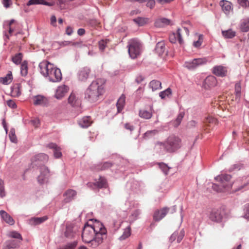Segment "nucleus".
<instances>
[{
	"label": "nucleus",
	"instance_id": "20e7f679",
	"mask_svg": "<svg viewBox=\"0 0 249 249\" xmlns=\"http://www.w3.org/2000/svg\"><path fill=\"white\" fill-rule=\"evenodd\" d=\"M104 79H97L93 81L85 92V98L90 102H95L104 92Z\"/></svg>",
	"mask_w": 249,
	"mask_h": 249
},
{
	"label": "nucleus",
	"instance_id": "cd10ccee",
	"mask_svg": "<svg viewBox=\"0 0 249 249\" xmlns=\"http://www.w3.org/2000/svg\"><path fill=\"white\" fill-rule=\"evenodd\" d=\"M112 163L110 162H105L95 166L96 171H103L110 168Z\"/></svg>",
	"mask_w": 249,
	"mask_h": 249
},
{
	"label": "nucleus",
	"instance_id": "a878e982",
	"mask_svg": "<svg viewBox=\"0 0 249 249\" xmlns=\"http://www.w3.org/2000/svg\"><path fill=\"white\" fill-rule=\"evenodd\" d=\"M125 95L122 94L118 99L116 103L117 108V112L120 113L123 109L125 105Z\"/></svg>",
	"mask_w": 249,
	"mask_h": 249
},
{
	"label": "nucleus",
	"instance_id": "aec40b11",
	"mask_svg": "<svg viewBox=\"0 0 249 249\" xmlns=\"http://www.w3.org/2000/svg\"><path fill=\"white\" fill-rule=\"evenodd\" d=\"M210 218L213 221L217 222L221 221L222 219L221 210L218 209L213 210L210 213Z\"/></svg>",
	"mask_w": 249,
	"mask_h": 249
},
{
	"label": "nucleus",
	"instance_id": "423d86ee",
	"mask_svg": "<svg viewBox=\"0 0 249 249\" xmlns=\"http://www.w3.org/2000/svg\"><path fill=\"white\" fill-rule=\"evenodd\" d=\"M205 58H195L192 60L185 61L183 64V67L190 71L196 69L199 66L206 63Z\"/></svg>",
	"mask_w": 249,
	"mask_h": 249
},
{
	"label": "nucleus",
	"instance_id": "bb28decb",
	"mask_svg": "<svg viewBox=\"0 0 249 249\" xmlns=\"http://www.w3.org/2000/svg\"><path fill=\"white\" fill-rule=\"evenodd\" d=\"M36 4H42L51 6L53 5V3L46 1L45 0H29L27 3V5L28 6Z\"/></svg>",
	"mask_w": 249,
	"mask_h": 249
},
{
	"label": "nucleus",
	"instance_id": "f257e3e1",
	"mask_svg": "<svg viewBox=\"0 0 249 249\" xmlns=\"http://www.w3.org/2000/svg\"><path fill=\"white\" fill-rule=\"evenodd\" d=\"M82 238L89 247L95 249L107 238V230L101 222L96 220L92 225L84 226Z\"/></svg>",
	"mask_w": 249,
	"mask_h": 249
},
{
	"label": "nucleus",
	"instance_id": "dca6fc26",
	"mask_svg": "<svg viewBox=\"0 0 249 249\" xmlns=\"http://www.w3.org/2000/svg\"><path fill=\"white\" fill-rule=\"evenodd\" d=\"M33 103L36 106H46L48 105V100L45 96L41 95H37L33 97Z\"/></svg>",
	"mask_w": 249,
	"mask_h": 249
},
{
	"label": "nucleus",
	"instance_id": "0eeeda50",
	"mask_svg": "<svg viewBox=\"0 0 249 249\" xmlns=\"http://www.w3.org/2000/svg\"><path fill=\"white\" fill-rule=\"evenodd\" d=\"M231 177L228 174H221L215 178V179L219 182L220 186L225 189L231 188L233 184L229 183Z\"/></svg>",
	"mask_w": 249,
	"mask_h": 249
},
{
	"label": "nucleus",
	"instance_id": "bf43d9fd",
	"mask_svg": "<svg viewBox=\"0 0 249 249\" xmlns=\"http://www.w3.org/2000/svg\"><path fill=\"white\" fill-rule=\"evenodd\" d=\"M15 22V20L13 19L10 20H5L3 23V27L4 29H6V26H11L12 24Z\"/></svg>",
	"mask_w": 249,
	"mask_h": 249
},
{
	"label": "nucleus",
	"instance_id": "473e14b6",
	"mask_svg": "<svg viewBox=\"0 0 249 249\" xmlns=\"http://www.w3.org/2000/svg\"><path fill=\"white\" fill-rule=\"evenodd\" d=\"M23 58V54L21 53H16L14 56L12 57V62L16 65H19L21 64V61Z\"/></svg>",
	"mask_w": 249,
	"mask_h": 249
},
{
	"label": "nucleus",
	"instance_id": "4c0bfd02",
	"mask_svg": "<svg viewBox=\"0 0 249 249\" xmlns=\"http://www.w3.org/2000/svg\"><path fill=\"white\" fill-rule=\"evenodd\" d=\"M148 19L142 17H138L133 19V21L140 26H142L148 22Z\"/></svg>",
	"mask_w": 249,
	"mask_h": 249
},
{
	"label": "nucleus",
	"instance_id": "69168bd1",
	"mask_svg": "<svg viewBox=\"0 0 249 249\" xmlns=\"http://www.w3.org/2000/svg\"><path fill=\"white\" fill-rule=\"evenodd\" d=\"M247 187L248 188H249V183H244L243 185L238 187L237 188H236L234 190H233V191L236 192L238 191L241 190L242 189H243L244 188H246Z\"/></svg>",
	"mask_w": 249,
	"mask_h": 249
},
{
	"label": "nucleus",
	"instance_id": "603ef678",
	"mask_svg": "<svg viewBox=\"0 0 249 249\" xmlns=\"http://www.w3.org/2000/svg\"><path fill=\"white\" fill-rule=\"evenodd\" d=\"M244 217L247 220H249V203L247 204L244 206Z\"/></svg>",
	"mask_w": 249,
	"mask_h": 249
},
{
	"label": "nucleus",
	"instance_id": "680f3d73",
	"mask_svg": "<svg viewBox=\"0 0 249 249\" xmlns=\"http://www.w3.org/2000/svg\"><path fill=\"white\" fill-rule=\"evenodd\" d=\"M158 133V131L156 129L147 131L144 134L145 137H149L152 135H155Z\"/></svg>",
	"mask_w": 249,
	"mask_h": 249
},
{
	"label": "nucleus",
	"instance_id": "2f4dec72",
	"mask_svg": "<svg viewBox=\"0 0 249 249\" xmlns=\"http://www.w3.org/2000/svg\"><path fill=\"white\" fill-rule=\"evenodd\" d=\"M13 79L12 72L9 71L6 74V76L1 78L0 82L4 85H8L10 84Z\"/></svg>",
	"mask_w": 249,
	"mask_h": 249
},
{
	"label": "nucleus",
	"instance_id": "393cba45",
	"mask_svg": "<svg viewBox=\"0 0 249 249\" xmlns=\"http://www.w3.org/2000/svg\"><path fill=\"white\" fill-rule=\"evenodd\" d=\"M68 103L72 107H77L80 101L74 93H71L68 98Z\"/></svg>",
	"mask_w": 249,
	"mask_h": 249
},
{
	"label": "nucleus",
	"instance_id": "c756f323",
	"mask_svg": "<svg viewBox=\"0 0 249 249\" xmlns=\"http://www.w3.org/2000/svg\"><path fill=\"white\" fill-rule=\"evenodd\" d=\"M155 51L159 55H162L165 51V43L163 41H160L156 44Z\"/></svg>",
	"mask_w": 249,
	"mask_h": 249
},
{
	"label": "nucleus",
	"instance_id": "f03ea898",
	"mask_svg": "<svg viewBox=\"0 0 249 249\" xmlns=\"http://www.w3.org/2000/svg\"><path fill=\"white\" fill-rule=\"evenodd\" d=\"M40 73L48 78L52 82H59L61 81L62 75L59 69L47 61H43L39 64Z\"/></svg>",
	"mask_w": 249,
	"mask_h": 249
},
{
	"label": "nucleus",
	"instance_id": "4d7b16f0",
	"mask_svg": "<svg viewBox=\"0 0 249 249\" xmlns=\"http://www.w3.org/2000/svg\"><path fill=\"white\" fill-rule=\"evenodd\" d=\"M202 40H203V36L202 35H200L199 36L198 40L194 42V43H193L194 46L195 47H199L202 44Z\"/></svg>",
	"mask_w": 249,
	"mask_h": 249
},
{
	"label": "nucleus",
	"instance_id": "72a5a7b5",
	"mask_svg": "<svg viewBox=\"0 0 249 249\" xmlns=\"http://www.w3.org/2000/svg\"><path fill=\"white\" fill-rule=\"evenodd\" d=\"M28 69V62L25 60L21 63L20 66V74L22 76H26L27 75Z\"/></svg>",
	"mask_w": 249,
	"mask_h": 249
},
{
	"label": "nucleus",
	"instance_id": "0e129e2a",
	"mask_svg": "<svg viewBox=\"0 0 249 249\" xmlns=\"http://www.w3.org/2000/svg\"><path fill=\"white\" fill-rule=\"evenodd\" d=\"M184 236V231L183 230H182L180 231V233L179 234L178 233V235L177 236L178 243H180L181 242V241L182 240Z\"/></svg>",
	"mask_w": 249,
	"mask_h": 249
},
{
	"label": "nucleus",
	"instance_id": "c9c22d12",
	"mask_svg": "<svg viewBox=\"0 0 249 249\" xmlns=\"http://www.w3.org/2000/svg\"><path fill=\"white\" fill-rule=\"evenodd\" d=\"M240 29L244 32L249 31V18L244 19L240 24Z\"/></svg>",
	"mask_w": 249,
	"mask_h": 249
},
{
	"label": "nucleus",
	"instance_id": "9d476101",
	"mask_svg": "<svg viewBox=\"0 0 249 249\" xmlns=\"http://www.w3.org/2000/svg\"><path fill=\"white\" fill-rule=\"evenodd\" d=\"M77 196V192L73 189H68L63 194V202L65 203H70L74 200Z\"/></svg>",
	"mask_w": 249,
	"mask_h": 249
},
{
	"label": "nucleus",
	"instance_id": "774afa93",
	"mask_svg": "<svg viewBox=\"0 0 249 249\" xmlns=\"http://www.w3.org/2000/svg\"><path fill=\"white\" fill-rule=\"evenodd\" d=\"M7 105L8 107L12 108L16 107L17 106L15 102L12 100H9L7 101Z\"/></svg>",
	"mask_w": 249,
	"mask_h": 249
},
{
	"label": "nucleus",
	"instance_id": "39448f33",
	"mask_svg": "<svg viewBox=\"0 0 249 249\" xmlns=\"http://www.w3.org/2000/svg\"><path fill=\"white\" fill-rule=\"evenodd\" d=\"M127 47L129 55L132 59L137 58L142 53V44L137 39H130L128 42Z\"/></svg>",
	"mask_w": 249,
	"mask_h": 249
},
{
	"label": "nucleus",
	"instance_id": "7ed1b4c3",
	"mask_svg": "<svg viewBox=\"0 0 249 249\" xmlns=\"http://www.w3.org/2000/svg\"><path fill=\"white\" fill-rule=\"evenodd\" d=\"M181 145V139L175 135H171L164 142H157L155 149L160 153L163 151L173 153L179 149Z\"/></svg>",
	"mask_w": 249,
	"mask_h": 249
},
{
	"label": "nucleus",
	"instance_id": "de8ad7c7",
	"mask_svg": "<svg viewBox=\"0 0 249 249\" xmlns=\"http://www.w3.org/2000/svg\"><path fill=\"white\" fill-rule=\"evenodd\" d=\"M109 40L108 39H102L99 41V47L100 50L103 51L107 44L109 42Z\"/></svg>",
	"mask_w": 249,
	"mask_h": 249
},
{
	"label": "nucleus",
	"instance_id": "2eb2a0df",
	"mask_svg": "<svg viewBox=\"0 0 249 249\" xmlns=\"http://www.w3.org/2000/svg\"><path fill=\"white\" fill-rule=\"evenodd\" d=\"M69 89V87L65 85L58 86L55 91V97L57 99L62 98L68 91Z\"/></svg>",
	"mask_w": 249,
	"mask_h": 249
},
{
	"label": "nucleus",
	"instance_id": "a19ab883",
	"mask_svg": "<svg viewBox=\"0 0 249 249\" xmlns=\"http://www.w3.org/2000/svg\"><path fill=\"white\" fill-rule=\"evenodd\" d=\"M172 94V90L170 88H167L164 91H161L159 93V96L161 99H165L166 97H169Z\"/></svg>",
	"mask_w": 249,
	"mask_h": 249
},
{
	"label": "nucleus",
	"instance_id": "b1692460",
	"mask_svg": "<svg viewBox=\"0 0 249 249\" xmlns=\"http://www.w3.org/2000/svg\"><path fill=\"white\" fill-rule=\"evenodd\" d=\"M170 20L166 18H162L157 19L155 22V25L157 27H162L164 26L169 25Z\"/></svg>",
	"mask_w": 249,
	"mask_h": 249
},
{
	"label": "nucleus",
	"instance_id": "864d4df0",
	"mask_svg": "<svg viewBox=\"0 0 249 249\" xmlns=\"http://www.w3.org/2000/svg\"><path fill=\"white\" fill-rule=\"evenodd\" d=\"M239 4L245 8L249 7V0H237Z\"/></svg>",
	"mask_w": 249,
	"mask_h": 249
},
{
	"label": "nucleus",
	"instance_id": "f8f14e48",
	"mask_svg": "<svg viewBox=\"0 0 249 249\" xmlns=\"http://www.w3.org/2000/svg\"><path fill=\"white\" fill-rule=\"evenodd\" d=\"M217 80L214 76L210 75L207 76L204 80L203 83V87L205 89H211L216 85Z\"/></svg>",
	"mask_w": 249,
	"mask_h": 249
},
{
	"label": "nucleus",
	"instance_id": "ea45409f",
	"mask_svg": "<svg viewBox=\"0 0 249 249\" xmlns=\"http://www.w3.org/2000/svg\"><path fill=\"white\" fill-rule=\"evenodd\" d=\"M184 116V112H181L178 114L176 119L173 122V124L175 127H177L180 124Z\"/></svg>",
	"mask_w": 249,
	"mask_h": 249
},
{
	"label": "nucleus",
	"instance_id": "6e6d98bb",
	"mask_svg": "<svg viewBox=\"0 0 249 249\" xmlns=\"http://www.w3.org/2000/svg\"><path fill=\"white\" fill-rule=\"evenodd\" d=\"M141 211L140 210L137 209L133 212L131 213V217L134 220H136L138 216L141 214Z\"/></svg>",
	"mask_w": 249,
	"mask_h": 249
},
{
	"label": "nucleus",
	"instance_id": "6e6552de",
	"mask_svg": "<svg viewBox=\"0 0 249 249\" xmlns=\"http://www.w3.org/2000/svg\"><path fill=\"white\" fill-rule=\"evenodd\" d=\"M40 174L37 177V181L40 184H43L48 181L50 177V173L49 169L45 166L40 167Z\"/></svg>",
	"mask_w": 249,
	"mask_h": 249
},
{
	"label": "nucleus",
	"instance_id": "4be33fe9",
	"mask_svg": "<svg viewBox=\"0 0 249 249\" xmlns=\"http://www.w3.org/2000/svg\"><path fill=\"white\" fill-rule=\"evenodd\" d=\"M48 147L53 150V155L55 158H59L62 156L60 148L54 143H50L48 144Z\"/></svg>",
	"mask_w": 249,
	"mask_h": 249
},
{
	"label": "nucleus",
	"instance_id": "e433bc0d",
	"mask_svg": "<svg viewBox=\"0 0 249 249\" xmlns=\"http://www.w3.org/2000/svg\"><path fill=\"white\" fill-rule=\"evenodd\" d=\"M139 116L142 118L149 119L151 118L152 113L151 111L142 109L139 111Z\"/></svg>",
	"mask_w": 249,
	"mask_h": 249
},
{
	"label": "nucleus",
	"instance_id": "f704fd0d",
	"mask_svg": "<svg viewBox=\"0 0 249 249\" xmlns=\"http://www.w3.org/2000/svg\"><path fill=\"white\" fill-rule=\"evenodd\" d=\"M222 34L226 38H232L235 36L236 33L231 29H229L228 30L222 31Z\"/></svg>",
	"mask_w": 249,
	"mask_h": 249
},
{
	"label": "nucleus",
	"instance_id": "09e8293b",
	"mask_svg": "<svg viewBox=\"0 0 249 249\" xmlns=\"http://www.w3.org/2000/svg\"><path fill=\"white\" fill-rule=\"evenodd\" d=\"M5 196L4 185L3 181L0 179V197L3 198Z\"/></svg>",
	"mask_w": 249,
	"mask_h": 249
},
{
	"label": "nucleus",
	"instance_id": "13d9d810",
	"mask_svg": "<svg viewBox=\"0 0 249 249\" xmlns=\"http://www.w3.org/2000/svg\"><path fill=\"white\" fill-rule=\"evenodd\" d=\"M155 4L156 2L155 0H148L146 6L150 9H152L154 8Z\"/></svg>",
	"mask_w": 249,
	"mask_h": 249
},
{
	"label": "nucleus",
	"instance_id": "1a4fd4ad",
	"mask_svg": "<svg viewBox=\"0 0 249 249\" xmlns=\"http://www.w3.org/2000/svg\"><path fill=\"white\" fill-rule=\"evenodd\" d=\"M90 71V69L87 67L80 69L77 73L78 79L81 81H86L89 77Z\"/></svg>",
	"mask_w": 249,
	"mask_h": 249
},
{
	"label": "nucleus",
	"instance_id": "37998d69",
	"mask_svg": "<svg viewBox=\"0 0 249 249\" xmlns=\"http://www.w3.org/2000/svg\"><path fill=\"white\" fill-rule=\"evenodd\" d=\"M77 243L76 241L69 243L67 244L58 248L57 249H74L77 246Z\"/></svg>",
	"mask_w": 249,
	"mask_h": 249
},
{
	"label": "nucleus",
	"instance_id": "5701e85b",
	"mask_svg": "<svg viewBox=\"0 0 249 249\" xmlns=\"http://www.w3.org/2000/svg\"><path fill=\"white\" fill-rule=\"evenodd\" d=\"M91 118L89 116H85L78 121L79 125L83 128H87L91 124Z\"/></svg>",
	"mask_w": 249,
	"mask_h": 249
},
{
	"label": "nucleus",
	"instance_id": "4468645a",
	"mask_svg": "<svg viewBox=\"0 0 249 249\" xmlns=\"http://www.w3.org/2000/svg\"><path fill=\"white\" fill-rule=\"evenodd\" d=\"M212 71L214 75L223 77L227 75L228 71L226 67L219 65L214 66Z\"/></svg>",
	"mask_w": 249,
	"mask_h": 249
},
{
	"label": "nucleus",
	"instance_id": "a211bd4d",
	"mask_svg": "<svg viewBox=\"0 0 249 249\" xmlns=\"http://www.w3.org/2000/svg\"><path fill=\"white\" fill-rule=\"evenodd\" d=\"M219 5L221 7L222 11L226 15H229L232 11V3L229 1L222 0L220 1Z\"/></svg>",
	"mask_w": 249,
	"mask_h": 249
},
{
	"label": "nucleus",
	"instance_id": "c03bdc74",
	"mask_svg": "<svg viewBox=\"0 0 249 249\" xmlns=\"http://www.w3.org/2000/svg\"><path fill=\"white\" fill-rule=\"evenodd\" d=\"M241 86L240 82L237 83L235 85V92L236 98L240 99L241 96Z\"/></svg>",
	"mask_w": 249,
	"mask_h": 249
},
{
	"label": "nucleus",
	"instance_id": "6ab92c4d",
	"mask_svg": "<svg viewBox=\"0 0 249 249\" xmlns=\"http://www.w3.org/2000/svg\"><path fill=\"white\" fill-rule=\"evenodd\" d=\"M21 241L9 240L5 242L3 249H17L20 247Z\"/></svg>",
	"mask_w": 249,
	"mask_h": 249
},
{
	"label": "nucleus",
	"instance_id": "e2e57ef3",
	"mask_svg": "<svg viewBox=\"0 0 249 249\" xmlns=\"http://www.w3.org/2000/svg\"><path fill=\"white\" fill-rule=\"evenodd\" d=\"M65 235L68 238H72L73 237V233L71 232V229L67 228L65 232Z\"/></svg>",
	"mask_w": 249,
	"mask_h": 249
},
{
	"label": "nucleus",
	"instance_id": "ddd939ff",
	"mask_svg": "<svg viewBox=\"0 0 249 249\" xmlns=\"http://www.w3.org/2000/svg\"><path fill=\"white\" fill-rule=\"evenodd\" d=\"M169 212V208L164 207L161 210H156L153 215V219L156 221L161 220Z\"/></svg>",
	"mask_w": 249,
	"mask_h": 249
},
{
	"label": "nucleus",
	"instance_id": "3c124183",
	"mask_svg": "<svg viewBox=\"0 0 249 249\" xmlns=\"http://www.w3.org/2000/svg\"><path fill=\"white\" fill-rule=\"evenodd\" d=\"M9 137L10 139L12 142H17V137L15 135V130L14 129H11L9 134Z\"/></svg>",
	"mask_w": 249,
	"mask_h": 249
},
{
	"label": "nucleus",
	"instance_id": "79ce46f5",
	"mask_svg": "<svg viewBox=\"0 0 249 249\" xmlns=\"http://www.w3.org/2000/svg\"><path fill=\"white\" fill-rule=\"evenodd\" d=\"M158 165L159 166V168L160 169L161 171L165 174L167 175L168 173V171L170 168L168 167L167 164L163 163V162H160L158 163Z\"/></svg>",
	"mask_w": 249,
	"mask_h": 249
},
{
	"label": "nucleus",
	"instance_id": "052dcab7",
	"mask_svg": "<svg viewBox=\"0 0 249 249\" xmlns=\"http://www.w3.org/2000/svg\"><path fill=\"white\" fill-rule=\"evenodd\" d=\"M197 124V122L195 120H191L187 123V127L191 128L195 127Z\"/></svg>",
	"mask_w": 249,
	"mask_h": 249
},
{
	"label": "nucleus",
	"instance_id": "338daca9",
	"mask_svg": "<svg viewBox=\"0 0 249 249\" xmlns=\"http://www.w3.org/2000/svg\"><path fill=\"white\" fill-rule=\"evenodd\" d=\"M1 1L4 7L6 8L9 7L12 4V1L11 0H1Z\"/></svg>",
	"mask_w": 249,
	"mask_h": 249
},
{
	"label": "nucleus",
	"instance_id": "f3484780",
	"mask_svg": "<svg viewBox=\"0 0 249 249\" xmlns=\"http://www.w3.org/2000/svg\"><path fill=\"white\" fill-rule=\"evenodd\" d=\"M48 219L47 216H44L41 217H33L27 220V223L33 226L39 225Z\"/></svg>",
	"mask_w": 249,
	"mask_h": 249
},
{
	"label": "nucleus",
	"instance_id": "9b49d317",
	"mask_svg": "<svg viewBox=\"0 0 249 249\" xmlns=\"http://www.w3.org/2000/svg\"><path fill=\"white\" fill-rule=\"evenodd\" d=\"M169 40L172 43H175L178 41L180 45H182L184 41L181 37V30L178 29L176 33L171 34L169 35Z\"/></svg>",
	"mask_w": 249,
	"mask_h": 249
},
{
	"label": "nucleus",
	"instance_id": "c85d7f7f",
	"mask_svg": "<svg viewBox=\"0 0 249 249\" xmlns=\"http://www.w3.org/2000/svg\"><path fill=\"white\" fill-rule=\"evenodd\" d=\"M94 185L98 188H106L107 181L104 177H100L98 180H96Z\"/></svg>",
	"mask_w": 249,
	"mask_h": 249
},
{
	"label": "nucleus",
	"instance_id": "8fccbe9b",
	"mask_svg": "<svg viewBox=\"0 0 249 249\" xmlns=\"http://www.w3.org/2000/svg\"><path fill=\"white\" fill-rule=\"evenodd\" d=\"M11 94L14 97H18L20 95L19 89L18 87L13 88L11 90Z\"/></svg>",
	"mask_w": 249,
	"mask_h": 249
},
{
	"label": "nucleus",
	"instance_id": "5fc2aeb1",
	"mask_svg": "<svg viewBox=\"0 0 249 249\" xmlns=\"http://www.w3.org/2000/svg\"><path fill=\"white\" fill-rule=\"evenodd\" d=\"M205 123L208 124V123H212V124H215L217 122L216 119H215L212 116H208L205 119Z\"/></svg>",
	"mask_w": 249,
	"mask_h": 249
},
{
	"label": "nucleus",
	"instance_id": "a18cd8bd",
	"mask_svg": "<svg viewBox=\"0 0 249 249\" xmlns=\"http://www.w3.org/2000/svg\"><path fill=\"white\" fill-rule=\"evenodd\" d=\"M8 236L9 237L19 239V241L22 240L21 235L16 231H12L9 232Z\"/></svg>",
	"mask_w": 249,
	"mask_h": 249
},
{
	"label": "nucleus",
	"instance_id": "412c9836",
	"mask_svg": "<svg viewBox=\"0 0 249 249\" xmlns=\"http://www.w3.org/2000/svg\"><path fill=\"white\" fill-rule=\"evenodd\" d=\"M0 215L2 219L6 223L13 225L15 223V221L13 218L5 211L0 210Z\"/></svg>",
	"mask_w": 249,
	"mask_h": 249
},
{
	"label": "nucleus",
	"instance_id": "7c9ffc66",
	"mask_svg": "<svg viewBox=\"0 0 249 249\" xmlns=\"http://www.w3.org/2000/svg\"><path fill=\"white\" fill-rule=\"evenodd\" d=\"M149 87L155 91L161 88V83L160 81L153 80L150 82Z\"/></svg>",
	"mask_w": 249,
	"mask_h": 249
},
{
	"label": "nucleus",
	"instance_id": "49530a36",
	"mask_svg": "<svg viewBox=\"0 0 249 249\" xmlns=\"http://www.w3.org/2000/svg\"><path fill=\"white\" fill-rule=\"evenodd\" d=\"M130 235V228L128 227L126 228L123 234L119 237L120 240H124L128 238Z\"/></svg>",
	"mask_w": 249,
	"mask_h": 249
},
{
	"label": "nucleus",
	"instance_id": "58836bf2",
	"mask_svg": "<svg viewBox=\"0 0 249 249\" xmlns=\"http://www.w3.org/2000/svg\"><path fill=\"white\" fill-rule=\"evenodd\" d=\"M36 160L41 161L43 163H45L48 160V156L44 153H40L36 155L35 157Z\"/></svg>",
	"mask_w": 249,
	"mask_h": 249
}]
</instances>
